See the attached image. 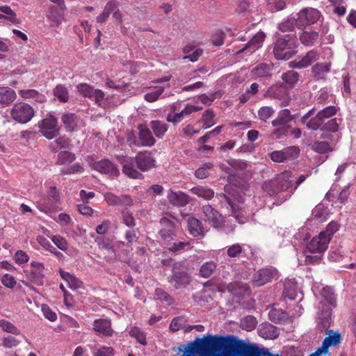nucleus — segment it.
Here are the masks:
<instances>
[{
  "instance_id": "nucleus-1",
  "label": "nucleus",
  "mask_w": 356,
  "mask_h": 356,
  "mask_svg": "<svg viewBox=\"0 0 356 356\" xmlns=\"http://www.w3.org/2000/svg\"><path fill=\"white\" fill-rule=\"evenodd\" d=\"M122 172L131 179H143L142 172L149 171L156 166L155 158L150 151L138 152L136 156H122Z\"/></svg>"
},
{
  "instance_id": "nucleus-2",
  "label": "nucleus",
  "mask_w": 356,
  "mask_h": 356,
  "mask_svg": "<svg viewBox=\"0 0 356 356\" xmlns=\"http://www.w3.org/2000/svg\"><path fill=\"white\" fill-rule=\"evenodd\" d=\"M207 343L206 348L199 353L204 352L211 343L215 346L222 347L226 351L232 353L237 356H251L259 347L250 344L244 341V340L238 339L232 335L227 337H210L207 339H201Z\"/></svg>"
},
{
  "instance_id": "nucleus-3",
  "label": "nucleus",
  "mask_w": 356,
  "mask_h": 356,
  "mask_svg": "<svg viewBox=\"0 0 356 356\" xmlns=\"http://www.w3.org/2000/svg\"><path fill=\"white\" fill-rule=\"evenodd\" d=\"M316 106L309 109L308 113L302 116L300 122L306 126L309 130L317 131L323 124L326 119L330 118L337 115L339 108L334 106H329L318 111L314 117H312L314 113Z\"/></svg>"
},
{
  "instance_id": "nucleus-4",
  "label": "nucleus",
  "mask_w": 356,
  "mask_h": 356,
  "mask_svg": "<svg viewBox=\"0 0 356 356\" xmlns=\"http://www.w3.org/2000/svg\"><path fill=\"white\" fill-rule=\"evenodd\" d=\"M297 46V38L295 34L281 35L274 43L273 53L277 60H287L294 55Z\"/></svg>"
},
{
  "instance_id": "nucleus-5",
  "label": "nucleus",
  "mask_w": 356,
  "mask_h": 356,
  "mask_svg": "<svg viewBox=\"0 0 356 356\" xmlns=\"http://www.w3.org/2000/svg\"><path fill=\"white\" fill-rule=\"evenodd\" d=\"M39 132L43 137L51 140L60 134V127L58 120L54 115H49L38 122Z\"/></svg>"
},
{
  "instance_id": "nucleus-6",
  "label": "nucleus",
  "mask_w": 356,
  "mask_h": 356,
  "mask_svg": "<svg viewBox=\"0 0 356 356\" xmlns=\"http://www.w3.org/2000/svg\"><path fill=\"white\" fill-rule=\"evenodd\" d=\"M168 280L175 289H180L190 283L191 277L181 264H175L172 266V274L168 277Z\"/></svg>"
},
{
  "instance_id": "nucleus-7",
  "label": "nucleus",
  "mask_w": 356,
  "mask_h": 356,
  "mask_svg": "<svg viewBox=\"0 0 356 356\" xmlns=\"http://www.w3.org/2000/svg\"><path fill=\"white\" fill-rule=\"evenodd\" d=\"M10 115L15 122L26 124L34 116V109L27 103L18 102L13 106Z\"/></svg>"
},
{
  "instance_id": "nucleus-8",
  "label": "nucleus",
  "mask_w": 356,
  "mask_h": 356,
  "mask_svg": "<svg viewBox=\"0 0 356 356\" xmlns=\"http://www.w3.org/2000/svg\"><path fill=\"white\" fill-rule=\"evenodd\" d=\"M160 224L161 228L159 234L164 241L171 242L175 241L179 234L181 233L178 222H175L168 218H161L160 219Z\"/></svg>"
},
{
  "instance_id": "nucleus-9",
  "label": "nucleus",
  "mask_w": 356,
  "mask_h": 356,
  "mask_svg": "<svg viewBox=\"0 0 356 356\" xmlns=\"http://www.w3.org/2000/svg\"><path fill=\"white\" fill-rule=\"evenodd\" d=\"M204 213V220L215 229H221L225 225V218L221 213L210 204H205L201 207Z\"/></svg>"
},
{
  "instance_id": "nucleus-10",
  "label": "nucleus",
  "mask_w": 356,
  "mask_h": 356,
  "mask_svg": "<svg viewBox=\"0 0 356 356\" xmlns=\"http://www.w3.org/2000/svg\"><path fill=\"white\" fill-rule=\"evenodd\" d=\"M45 267L44 264L40 261H32L30 264V269L26 271V277L31 282L38 286H42L44 284Z\"/></svg>"
},
{
  "instance_id": "nucleus-11",
  "label": "nucleus",
  "mask_w": 356,
  "mask_h": 356,
  "mask_svg": "<svg viewBox=\"0 0 356 356\" xmlns=\"http://www.w3.org/2000/svg\"><path fill=\"white\" fill-rule=\"evenodd\" d=\"M279 277L277 269L273 266L259 269L254 275L253 282L256 286L264 285L276 280Z\"/></svg>"
},
{
  "instance_id": "nucleus-12",
  "label": "nucleus",
  "mask_w": 356,
  "mask_h": 356,
  "mask_svg": "<svg viewBox=\"0 0 356 356\" xmlns=\"http://www.w3.org/2000/svg\"><path fill=\"white\" fill-rule=\"evenodd\" d=\"M329 243V237L321 232L318 236L313 237L306 245V251L322 254L327 249Z\"/></svg>"
},
{
  "instance_id": "nucleus-13",
  "label": "nucleus",
  "mask_w": 356,
  "mask_h": 356,
  "mask_svg": "<svg viewBox=\"0 0 356 356\" xmlns=\"http://www.w3.org/2000/svg\"><path fill=\"white\" fill-rule=\"evenodd\" d=\"M293 173L291 171H284L277 175L275 180L277 186L276 193L279 191H286L293 194L296 191L294 184L292 181Z\"/></svg>"
},
{
  "instance_id": "nucleus-14",
  "label": "nucleus",
  "mask_w": 356,
  "mask_h": 356,
  "mask_svg": "<svg viewBox=\"0 0 356 356\" xmlns=\"http://www.w3.org/2000/svg\"><path fill=\"white\" fill-rule=\"evenodd\" d=\"M321 17V13L313 8H305L298 13L297 26L299 28L305 24H314Z\"/></svg>"
},
{
  "instance_id": "nucleus-15",
  "label": "nucleus",
  "mask_w": 356,
  "mask_h": 356,
  "mask_svg": "<svg viewBox=\"0 0 356 356\" xmlns=\"http://www.w3.org/2000/svg\"><path fill=\"white\" fill-rule=\"evenodd\" d=\"M61 121L67 132L76 131L79 128L85 126L83 120L74 113H63Z\"/></svg>"
},
{
  "instance_id": "nucleus-16",
  "label": "nucleus",
  "mask_w": 356,
  "mask_h": 356,
  "mask_svg": "<svg viewBox=\"0 0 356 356\" xmlns=\"http://www.w3.org/2000/svg\"><path fill=\"white\" fill-rule=\"evenodd\" d=\"M92 329L102 336L111 337L114 333L112 328L111 321L108 318H99L95 320L92 323Z\"/></svg>"
},
{
  "instance_id": "nucleus-17",
  "label": "nucleus",
  "mask_w": 356,
  "mask_h": 356,
  "mask_svg": "<svg viewBox=\"0 0 356 356\" xmlns=\"http://www.w3.org/2000/svg\"><path fill=\"white\" fill-rule=\"evenodd\" d=\"M341 343V335L339 332H334L332 335L330 334L328 337L323 340L322 346L316 350L315 353L309 356H319L321 354H326L328 348L332 346H337Z\"/></svg>"
},
{
  "instance_id": "nucleus-18",
  "label": "nucleus",
  "mask_w": 356,
  "mask_h": 356,
  "mask_svg": "<svg viewBox=\"0 0 356 356\" xmlns=\"http://www.w3.org/2000/svg\"><path fill=\"white\" fill-rule=\"evenodd\" d=\"M138 130V137L140 147H152L156 140L153 137L151 130L145 124H140L137 126Z\"/></svg>"
},
{
  "instance_id": "nucleus-19",
  "label": "nucleus",
  "mask_w": 356,
  "mask_h": 356,
  "mask_svg": "<svg viewBox=\"0 0 356 356\" xmlns=\"http://www.w3.org/2000/svg\"><path fill=\"white\" fill-rule=\"evenodd\" d=\"M341 119L338 118H332L328 120L326 122H323V124L318 128V130L322 131L323 133L321 136V139L330 138V135L327 132L336 133L339 131V125L341 123Z\"/></svg>"
},
{
  "instance_id": "nucleus-20",
  "label": "nucleus",
  "mask_w": 356,
  "mask_h": 356,
  "mask_svg": "<svg viewBox=\"0 0 356 356\" xmlns=\"http://www.w3.org/2000/svg\"><path fill=\"white\" fill-rule=\"evenodd\" d=\"M265 38V33L262 31H259L238 52L251 54L256 51L257 49H259V47L262 46Z\"/></svg>"
},
{
  "instance_id": "nucleus-21",
  "label": "nucleus",
  "mask_w": 356,
  "mask_h": 356,
  "mask_svg": "<svg viewBox=\"0 0 356 356\" xmlns=\"http://www.w3.org/2000/svg\"><path fill=\"white\" fill-rule=\"evenodd\" d=\"M208 343L204 342L200 338H196L193 342L188 343L185 348L179 347V352L183 353L182 356H195L197 352L206 348Z\"/></svg>"
},
{
  "instance_id": "nucleus-22",
  "label": "nucleus",
  "mask_w": 356,
  "mask_h": 356,
  "mask_svg": "<svg viewBox=\"0 0 356 356\" xmlns=\"http://www.w3.org/2000/svg\"><path fill=\"white\" fill-rule=\"evenodd\" d=\"M296 115H292L290 110L287 108L282 109L279 111L277 116L272 121L273 127H289L287 125L295 118Z\"/></svg>"
},
{
  "instance_id": "nucleus-23",
  "label": "nucleus",
  "mask_w": 356,
  "mask_h": 356,
  "mask_svg": "<svg viewBox=\"0 0 356 356\" xmlns=\"http://www.w3.org/2000/svg\"><path fill=\"white\" fill-rule=\"evenodd\" d=\"M187 227L190 234L194 237L204 236L205 235L206 231L202 221L196 218H188L187 220Z\"/></svg>"
},
{
  "instance_id": "nucleus-24",
  "label": "nucleus",
  "mask_w": 356,
  "mask_h": 356,
  "mask_svg": "<svg viewBox=\"0 0 356 356\" xmlns=\"http://www.w3.org/2000/svg\"><path fill=\"white\" fill-rule=\"evenodd\" d=\"M222 197L231 207V215L234 217L239 223H244L247 220L245 211L242 207L232 202L229 196L222 194Z\"/></svg>"
},
{
  "instance_id": "nucleus-25",
  "label": "nucleus",
  "mask_w": 356,
  "mask_h": 356,
  "mask_svg": "<svg viewBox=\"0 0 356 356\" xmlns=\"http://www.w3.org/2000/svg\"><path fill=\"white\" fill-rule=\"evenodd\" d=\"M106 202L112 206L115 205H130L132 204V199L129 195L117 196L111 193H106L104 195Z\"/></svg>"
},
{
  "instance_id": "nucleus-26",
  "label": "nucleus",
  "mask_w": 356,
  "mask_h": 356,
  "mask_svg": "<svg viewBox=\"0 0 356 356\" xmlns=\"http://www.w3.org/2000/svg\"><path fill=\"white\" fill-rule=\"evenodd\" d=\"M58 273L62 280L67 283L70 289L75 290L83 286V282L79 280L74 275L65 272L62 268L58 270Z\"/></svg>"
},
{
  "instance_id": "nucleus-27",
  "label": "nucleus",
  "mask_w": 356,
  "mask_h": 356,
  "mask_svg": "<svg viewBox=\"0 0 356 356\" xmlns=\"http://www.w3.org/2000/svg\"><path fill=\"white\" fill-rule=\"evenodd\" d=\"M47 17L51 27H58L63 19V11L56 6H51Z\"/></svg>"
},
{
  "instance_id": "nucleus-28",
  "label": "nucleus",
  "mask_w": 356,
  "mask_h": 356,
  "mask_svg": "<svg viewBox=\"0 0 356 356\" xmlns=\"http://www.w3.org/2000/svg\"><path fill=\"white\" fill-rule=\"evenodd\" d=\"M318 53L316 50H311L298 61H295L293 67L298 69H303L309 66L318 58Z\"/></svg>"
},
{
  "instance_id": "nucleus-29",
  "label": "nucleus",
  "mask_w": 356,
  "mask_h": 356,
  "mask_svg": "<svg viewBox=\"0 0 356 356\" xmlns=\"http://www.w3.org/2000/svg\"><path fill=\"white\" fill-rule=\"evenodd\" d=\"M168 198L171 204L177 207H184L189 202L188 196L182 192H172V191H170L168 195Z\"/></svg>"
},
{
  "instance_id": "nucleus-30",
  "label": "nucleus",
  "mask_w": 356,
  "mask_h": 356,
  "mask_svg": "<svg viewBox=\"0 0 356 356\" xmlns=\"http://www.w3.org/2000/svg\"><path fill=\"white\" fill-rule=\"evenodd\" d=\"M17 98L16 92L7 86H0V103L3 105H9Z\"/></svg>"
},
{
  "instance_id": "nucleus-31",
  "label": "nucleus",
  "mask_w": 356,
  "mask_h": 356,
  "mask_svg": "<svg viewBox=\"0 0 356 356\" xmlns=\"http://www.w3.org/2000/svg\"><path fill=\"white\" fill-rule=\"evenodd\" d=\"M149 127L157 138H163L168 131V125L160 120L150 121Z\"/></svg>"
},
{
  "instance_id": "nucleus-32",
  "label": "nucleus",
  "mask_w": 356,
  "mask_h": 356,
  "mask_svg": "<svg viewBox=\"0 0 356 356\" xmlns=\"http://www.w3.org/2000/svg\"><path fill=\"white\" fill-rule=\"evenodd\" d=\"M19 93L22 98L32 99L36 102L43 103L47 101L46 96L35 90H21Z\"/></svg>"
},
{
  "instance_id": "nucleus-33",
  "label": "nucleus",
  "mask_w": 356,
  "mask_h": 356,
  "mask_svg": "<svg viewBox=\"0 0 356 356\" xmlns=\"http://www.w3.org/2000/svg\"><path fill=\"white\" fill-rule=\"evenodd\" d=\"M273 68L272 64L260 63L258 65L253 67L250 72L251 74L254 76L266 77L270 76Z\"/></svg>"
},
{
  "instance_id": "nucleus-34",
  "label": "nucleus",
  "mask_w": 356,
  "mask_h": 356,
  "mask_svg": "<svg viewBox=\"0 0 356 356\" xmlns=\"http://www.w3.org/2000/svg\"><path fill=\"white\" fill-rule=\"evenodd\" d=\"M94 169L102 173L113 175L117 169L114 164L108 160H102L94 165Z\"/></svg>"
},
{
  "instance_id": "nucleus-35",
  "label": "nucleus",
  "mask_w": 356,
  "mask_h": 356,
  "mask_svg": "<svg viewBox=\"0 0 356 356\" xmlns=\"http://www.w3.org/2000/svg\"><path fill=\"white\" fill-rule=\"evenodd\" d=\"M318 32L316 31H303L300 35L301 44L305 46H312L318 39Z\"/></svg>"
},
{
  "instance_id": "nucleus-36",
  "label": "nucleus",
  "mask_w": 356,
  "mask_h": 356,
  "mask_svg": "<svg viewBox=\"0 0 356 356\" xmlns=\"http://www.w3.org/2000/svg\"><path fill=\"white\" fill-rule=\"evenodd\" d=\"M330 64L317 63L312 67V72L316 79H321L330 72Z\"/></svg>"
},
{
  "instance_id": "nucleus-37",
  "label": "nucleus",
  "mask_w": 356,
  "mask_h": 356,
  "mask_svg": "<svg viewBox=\"0 0 356 356\" xmlns=\"http://www.w3.org/2000/svg\"><path fill=\"white\" fill-rule=\"evenodd\" d=\"M129 337L134 338L136 342L142 346L147 345V334L138 327H131L128 331Z\"/></svg>"
},
{
  "instance_id": "nucleus-38",
  "label": "nucleus",
  "mask_w": 356,
  "mask_h": 356,
  "mask_svg": "<svg viewBox=\"0 0 356 356\" xmlns=\"http://www.w3.org/2000/svg\"><path fill=\"white\" fill-rule=\"evenodd\" d=\"M321 296L323 298L321 301L323 307L326 303L332 307H337V298L334 291L331 288H328V286L323 288Z\"/></svg>"
},
{
  "instance_id": "nucleus-39",
  "label": "nucleus",
  "mask_w": 356,
  "mask_h": 356,
  "mask_svg": "<svg viewBox=\"0 0 356 356\" xmlns=\"http://www.w3.org/2000/svg\"><path fill=\"white\" fill-rule=\"evenodd\" d=\"M191 193L200 197L205 200H211L215 195V192L211 188L207 186H196L191 189Z\"/></svg>"
},
{
  "instance_id": "nucleus-40",
  "label": "nucleus",
  "mask_w": 356,
  "mask_h": 356,
  "mask_svg": "<svg viewBox=\"0 0 356 356\" xmlns=\"http://www.w3.org/2000/svg\"><path fill=\"white\" fill-rule=\"evenodd\" d=\"M36 241L38 243H40L44 249L49 250L50 252L55 254L56 258L62 259L63 258V254L62 252L56 250L53 245L51 244L49 241L47 239L42 235L38 236L36 238Z\"/></svg>"
},
{
  "instance_id": "nucleus-41",
  "label": "nucleus",
  "mask_w": 356,
  "mask_h": 356,
  "mask_svg": "<svg viewBox=\"0 0 356 356\" xmlns=\"http://www.w3.org/2000/svg\"><path fill=\"white\" fill-rule=\"evenodd\" d=\"M54 95L58 101L63 103L68 102L70 94L67 88L63 84L56 85L53 90Z\"/></svg>"
},
{
  "instance_id": "nucleus-42",
  "label": "nucleus",
  "mask_w": 356,
  "mask_h": 356,
  "mask_svg": "<svg viewBox=\"0 0 356 356\" xmlns=\"http://www.w3.org/2000/svg\"><path fill=\"white\" fill-rule=\"evenodd\" d=\"M70 146V141L65 137H59L51 142L49 146V149L54 152L63 149H67Z\"/></svg>"
},
{
  "instance_id": "nucleus-43",
  "label": "nucleus",
  "mask_w": 356,
  "mask_h": 356,
  "mask_svg": "<svg viewBox=\"0 0 356 356\" xmlns=\"http://www.w3.org/2000/svg\"><path fill=\"white\" fill-rule=\"evenodd\" d=\"M76 156L70 151H60L57 156V165H65L72 163L75 161Z\"/></svg>"
},
{
  "instance_id": "nucleus-44",
  "label": "nucleus",
  "mask_w": 356,
  "mask_h": 356,
  "mask_svg": "<svg viewBox=\"0 0 356 356\" xmlns=\"http://www.w3.org/2000/svg\"><path fill=\"white\" fill-rule=\"evenodd\" d=\"M216 268V264L213 261H209L200 266V275L202 277L208 278L214 272Z\"/></svg>"
},
{
  "instance_id": "nucleus-45",
  "label": "nucleus",
  "mask_w": 356,
  "mask_h": 356,
  "mask_svg": "<svg viewBox=\"0 0 356 356\" xmlns=\"http://www.w3.org/2000/svg\"><path fill=\"white\" fill-rule=\"evenodd\" d=\"M284 161H293L300 154V149L298 146H290L282 149Z\"/></svg>"
},
{
  "instance_id": "nucleus-46",
  "label": "nucleus",
  "mask_w": 356,
  "mask_h": 356,
  "mask_svg": "<svg viewBox=\"0 0 356 356\" xmlns=\"http://www.w3.org/2000/svg\"><path fill=\"white\" fill-rule=\"evenodd\" d=\"M299 77L298 72L294 70H288L281 76L283 81L290 86H293L298 81Z\"/></svg>"
},
{
  "instance_id": "nucleus-47",
  "label": "nucleus",
  "mask_w": 356,
  "mask_h": 356,
  "mask_svg": "<svg viewBox=\"0 0 356 356\" xmlns=\"http://www.w3.org/2000/svg\"><path fill=\"white\" fill-rule=\"evenodd\" d=\"M311 147L312 149L318 154H326V152H329L332 150L330 143L327 141H315L312 143Z\"/></svg>"
},
{
  "instance_id": "nucleus-48",
  "label": "nucleus",
  "mask_w": 356,
  "mask_h": 356,
  "mask_svg": "<svg viewBox=\"0 0 356 356\" xmlns=\"http://www.w3.org/2000/svg\"><path fill=\"white\" fill-rule=\"evenodd\" d=\"M215 113L213 109L209 108L202 114L203 128L208 129L215 124Z\"/></svg>"
},
{
  "instance_id": "nucleus-49",
  "label": "nucleus",
  "mask_w": 356,
  "mask_h": 356,
  "mask_svg": "<svg viewBox=\"0 0 356 356\" xmlns=\"http://www.w3.org/2000/svg\"><path fill=\"white\" fill-rule=\"evenodd\" d=\"M275 110L271 106H262L259 108L258 118L264 122H266L268 119L273 116Z\"/></svg>"
},
{
  "instance_id": "nucleus-50",
  "label": "nucleus",
  "mask_w": 356,
  "mask_h": 356,
  "mask_svg": "<svg viewBox=\"0 0 356 356\" xmlns=\"http://www.w3.org/2000/svg\"><path fill=\"white\" fill-rule=\"evenodd\" d=\"M257 320L253 316L249 315L243 318L241 325L242 328L246 331H251L255 329L257 325Z\"/></svg>"
},
{
  "instance_id": "nucleus-51",
  "label": "nucleus",
  "mask_w": 356,
  "mask_h": 356,
  "mask_svg": "<svg viewBox=\"0 0 356 356\" xmlns=\"http://www.w3.org/2000/svg\"><path fill=\"white\" fill-rule=\"evenodd\" d=\"M308 251H306V249L304 251V254L305 256V264L307 266H314L320 264L323 257L321 254H307Z\"/></svg>"
},
{
  "instance_id": "nucleus-52",
  "label": "nucleus",
  "mask_w": 356,
  "mask_h": 356,
  "mask_svg": "<svg viewBox=\"0 0 356 356\" xmlns=\"http://www.w3.org/2000/svg\"><path fill=\"white\" fill-rule=\"evenodd\" d=\"M190 247L191 243L189 242L176 241L169 247L168 250L172 252L179 253L189 249Z\"/></svg>"
},
{
  "instance_id": "nucleus-53",
  "label": "nucleus",
  "mask_w": 356,
  "mask_h": 356,
  "mask_svg": "<svg viewBox=\"0 0 356 356\" xmlns=\"http://www.w3.org/2000/svg\"><path fill=\"white\" fill-rule=\"evenodd\" d=\"M220 92H215L210 95L201 94L198 96V100L202 102L204 105H211L212 102L216 100L217 97H220Z\"/></svg>"
},
{
  "instance_id": "nucleus-54",
  "label": "nucleus",
  "mask_w": 356,
  "mask_h": 356,
  "mask_svg": "<svg viewBox=\"0 0 356 356\" xmlns=\"http://www.w3.org/2000/svg\"><path fill=\"white\" fill-rule=\"evenodd\" d=\"M76 88L77 91L79 94L82 95L84 97H87L90 99H92V92L94 90L92 86L88 83H80L77 85Z\"/></svg>"
},
{
  "instance_id": "nucleus-55",
  "label": "nucleus",
  "mask_w": 356,
  "mask_h": 356,
  "mask_svg": "<svg viewBox=\"0 0 356 356\" xmlns=\"http://www.w3.org/2000/svg\"><path fill=\"white\" fill-rule=\"evenodd\" d=\"M165 91L164 87H157L156 90L147 92L144 95L145 100L149 102H153L159 99V96Z\"/></svg>"
},
{
  "instance_id": "nucleus-56",
  "label": "nucleus",
  "mask_w": 356,
  "mask_h": 356,
  "mask_svg": "<svg viewBox=\"0 0 356 356\" xmlns=\"http://www.w3.org/2000/svg\"><path fill=\"white\" fill-rule=\"evenodd\" d=\"M0 327L3 330L13 334H19L20 333V330L13 323L6 320H0Z\"/></svg>"
},
{
  "instance_id": "nucleus-57",
  "label": "nucleus",
  "mask_w": 356,
  "mask_h": 356,
  "mask_svg": "<svg viewBox=\"0 0 356 356\" xmlns=\"http://www.w3.org/2000/svg\"><path fill=\"white\" fill-rule=\"evenodd\" d=\"M243 252V246L239 243H234L227 247V254L229 258H236Z\"/></svg>"
},
{
  "instance_id": "nucleus-58",
  "label": "nucleus",
  "mask_w": 356,
  "mask_h": 356,
  "mask_svg": "<svg viewBox=\"0 0 356 356\" xmlns=\"http://www.w3.org/2000/svg\"><path fill=\"white\" fill-rule=\"evenodd\" d=\"M105 93L101 90H94L92 95V101H94L95 103L99 106H102L104 104H105L106 101Z\"/></svg>"
},
{
  "instance_id": "nucleus-59",
  "label": "nucleus",
  "mask_w": 356,
  "mask_h": 356,
  "mask_svg": "<svg viewBox=\"0 0 356 356\" xmlns=\"http://www.w3.org/2000/svg\"><path fill=\"white\" fill-rule=\"evenodd\" d=\"M155 293L157 299L166 302L168 305H172V304H173L174 299L163 289H156Z\"/></svg>"
},
{
  "instance_id": "nucleus-60",
  "label": "nucleus",
  "mask_w": 356,
  "mask_h": 356,
  "mask_svg": "<svg viewBox=\"0 0 356 356\" xmlns=\"http://www.w3.org/2000/svg\"><path fill=\"white\" fill-rule=\"evenodd\" d=\"M52 242L56 245L58 249L65 251L68 248V243L63 236L55 235L51 237Z\"/></svg>"
},
{
  "instance_id": "nucleus-61",
  "label": "nucleus",
  "mask_w": 356,
  "mask_h": 356,
  "mask_svg": "<svg viewBox=\"0 0 356 356\" xmlns=\"http://www.w3.org/2000/svg\"><path fill=\"white\" fill-rule=\"evenodd\" d=\"M122 217L124 224L129 227H133L136 225V220L132 216V213L127 210L122 211Z\"/></svg>"
},
{
  "instance_id": "nucleus-62",
  "label": "nucleus",
  "mask_w": 356,
  "mask_h": 356,
  "mask_svg": "<svg viewBox=\"0 0 356 356\" xmlns=\"http://www.w3.org/2000/svg\"><path fill=\"white\" fill-rule=\"evenodd\" d=\"M0 11L6 15V16L4 17L6 19L12 22H15L17 21L16 14L10 6H0Z\"/></svg>"
},
{
  "instance_id": "nucleus-63",
  "label": "nucleus",
  "mask_w": 356,
  "mask_h": 356,
  "mask_svg": "<svg viewBox=\"0 0 356 356\" xmlns=\"http://www.w3.org/2000/svg\"><path fill=\"white\" fill-rule=\"evenodd\" d=\"M0 280L1 282L8 289H13L16 284L15 278L9 274L3 275Z\"/></svg>"
},
{
  "instance_id": "nucleus-64",
  "label": "nucleus",
  "mask_w": 356,
  "mask_h": 356,
  "mask_svg": "<svg viewBox=\"0 0 356 356\" xmlns=\"http://www.w3.org/2000/svg\"><path fill=\"white\" fill-rule=\"evenodd\" d=\"M14 259L17 264H27L29 257L27 252L23 250H17L14 254Z\"/></svg>"
}]
</instances>
